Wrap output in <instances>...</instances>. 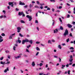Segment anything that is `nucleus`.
<instances>
[{
  "instance_id": "obj_1",
  "label": "nucleus",
  "mask_w": 75,
  "mask_h": 75,
  "mask_svg": "<svg viewBox=\"0 0 75 75\" xmlns=\"http://www.w3.org/2000/svg\"><path fill=\"white\" fill-rule=\"evenodd\" d=\"M68 35V30L66 29L64 33L63 34V35H64V36H66L67 35Z\"/></svg>"
},
{
  "instance_id": "obj_2",
  "label": "nucleus",
  "mask_w": 75,
  "mask_h": 75,
  "mask_svg": "<svg viewBox=\"0 0 75 75\" xmlns=\"http://www.w3.org/2000/svg\"><path fill=\"white\" fill-rule=\"evenodd\" d=\"M28 40L27 39H25V40H23L22 41V44H24V43L25 42H28Z\"/></svg>"
},
{
  "instance_id": "obj_3",
  "label": "nucleus",
  "mask_w": 75,
  "mask_h": 75,
  "mask_svg": "<svg viewBox=\"0 0 75 75\" xmlns=\"http://www.w3.org/2000/svg\"><path fill=\"white\" fill-rule=\"evenodd\" d=\"M17 32L18 33H20V30H21V28L20 27H18L17 28Z\"/></svg>"
},
{
  "instance_id": "obj_4",
  "label": "nucleus",
  "mask_w": 75,
  "mask_h": 75,
  "mask_svg": "<svg viewBox=\"0 0 75 75\" xmlns=\"http://www.w3.org/2000/svg\"><path fill=\"white\" fill-rule=\"evenodd\" d=\"M23 13L24 12L23 11L19 12L18 13V15H19V16H22L23 14Z\"/></svg>"
},
{
  "instance_id": "obj_5",
  "label": "nucleus",
  "mask_w": 75,
  "mask_h": 75,
  "mask_svg": "<svg viewBox=\"0 0 75 75\" xmlns=\"http://www.w3.org/2000/svg\"><path fill=\"white\" fill-rule=\"evenodd\" d=\"M26 17L29 18V19H32V17L31 16H30L29 15H27L26 16Z\"/></svg>"
},
{
  "instance_id": "obj_6",
  "label": "nucleus",
  "mask_w": 75,
  "mask_h": 75,
  "mask_svg": "<svg viewBox=\"0 0 75 75\" xmlns=\"http://www.w3.org/2000/svg\"><path fill=\"white\" fill-rule=\"evenodd\" d=\"M58 29L57 28L55 30H54V33H58Z\"/></svg>"
},
{
  "instance_id": "obj_7",
  "label": "nucleus",
  "mask_w": 75,
  "mask_h": 75,
  "mask_svg": "<svg viewBox=\"0 0 75 75\" xmlns=\"http://www.w3.org/2000/svg\"><path fill=\"white\" fill-rule=\"evenodd\" d=\"M2 38H3V37L0 35V42H1L3 41V39H2Z\"/></svg>"
},
{
  "instance_id": "obj_8",
  "label": "nucleus",
  "mask_w": 75,
  "mask_h": 75,
  "mask_svg": "<svg viewBox=\"0 0 75 75\" xmlns=\"http://www.w3.org/2000/svg\"><path fill=\"white\" fill-rule=\"evenodd\" d=\"M9 71V69H8V68L7 67L6 69L4 71V72L5 73H6V72H7V71Z\"/></svg>"
},
{
  "instance_id": "obj_9",
  "label": "nucleus",
  "mask_w": 75,
  "mask_h": 75,
  "mask_svg": "<svg viewBox=\"0 0 75 75\" xmlns=\"http://www.w3.org/2000/svg\"><path fill=\"white\" fill-rule=\"evenodd\" d=\"M0 64H2V65H5V64H6V62H3V61H1L0 62Z\"/></svg>"
},
{
  "instance_id": "obj_10",
  "label": "nucleus",
  "mask_w": 75,
  "mask_h": 75,
  "mask_svg": "<svg viewBox=\"0 0 75 75\" xmlns=\"http://www.w3.org/2000/svg\"><path fill=\"white\" fill-rule=\"evenodd\" d=\"M67 27H68L69 28H71V27H72V25L69 24H67Z\"/></svg>"
},
{
  "instance_id": "obj_11",
  "label": "nucleus",
  "mask_w": 75,
  "mask_h": 75,
  "mask_svg": "<svg viewBox=\"0 0 75 75\" xmlns=\"http://www.w3.org/2000/svg\"><path fill=\"white\" fill-rule=\"evenodd\" d=\"M20 5H25V3H24L21 2V1H20V3L19 4Z\"/></svg>"
},
{
  "instance_id": "obj_12",
  "label": "nucleus",
  "mask_w": 75,
  "mask_h": 75,
  "mask_svg": "<svg viewBox=\"0 0 75 75\" xmlns=\"http://www.w3.org/2000/svg\"><path fill=\"white\" fill-rule=\"evenodd\" d=\"M18 42L20 44L21 42V41L20 40V38H18Z\"/></svg>"
},
{
  "instance_id": "obj_13",
  "label": "nucleus",
  "mask_w": 75,
  "mask_h": 75,
  "mask_svg": "<svg viewBox=\"0 0 75 75\" xmlns=\"http://www.w3.org/2000/svg\"><path fill=\"white\" fill-rule=\"evenodd\" d=\"M35 65V62H32V67H34Z\"/></svg>"
},
{
  "instance_id": "obj_14",
  "label": "nucleus",
  "mask_w": 75,
  "mask_h": 75,
  "mask_svg": "<svg viewBox=\"0 0 75 75\" xmlns=\"http://www.w3.org/2000/svg\"><path fill=\"white\" fill-rule=\"evenodd\" d=\"M21 58V56H18L17 57H15L16 59H18V58Z\"/></svg>"
},
{
  "instance_id": "obj_15",
  "label": "nucleus",
  "mask_w": 75,
  "mask_h": 75,
  "mask_svg": "<svg viewBox=\"0 0 75 75\" xmlns=\"http://www.w3.org/2000/svg\"><path fill=\"white\" fill-rule=\"evenodd\" d=\"M61 67L62 69H64V67H65V65H62Z\"/></svg>"
},
{
  "instance_id": "obj_16",
  "label": "nucleus",
  "mask_w": 75,
  "mask_h": 75,
  "mask_svg": "<svg viewBox=\"0 0 75 75\" xmlns=\"http://www.w3.org/2000/svg\"><path fill=\"white\" fill-rule=\"evenodd\" d=\"M28 42L30 43L31 44H33V40H30L29 41V40H28Z\"/></svg>"
},
{
  "instance_id": "obj_17",
  "label": "nucleus",
  "mask_w": 75,
  "mask_h": 75,
  "mask_svg": "<svg viewBox=\"0 0 75 75\" xmlns=\"http://www.w3.org/2000/svg\"><path fill=\"white\" fill-rule=\"evenodd\" d=\"M8 4H9V6H11V5L12 4H13V3L9 2H8Z\"/></svg>"
},
{
  "instance_id": "obj_18",
  "label": "nucleus",
  "mask_w": 75,
  "mask_h": 75,
  "mask_svg": "<svg viewBox=\"0 0 75 75\" xmlns=\"http://www.w3.org/2000/svg\"><path fill=\"white\" fill-rule=\"evenodd\" d=\"M1 36H3V37H4V36H6V35L4 34V33H2L1 34Z\"/></svg>"
},
{
  "instance_id": "obj_19",
  "label": "nucleus",
  "mask_w": 75,
  "mask_h": 75,
  "mask_svg": "<svg viewBox=\"0 0 75 75\" xmlns=\"http://www.w3.org/2000/svg\"><path fill=\"white\" fill-rule=\"evenodd\" d=\"M19 36H20V37H23V35L21 33H19Z\"/></svg>"
},
{
  "instance_id": "obj_20",
  "label": "nucleus",
  "mask_w": 75,
  "mask_h": 75,
  "mask_svg": "<svg viewBox=\"0 0 75 75\" xmlns=\"http://www.w3.org/2000/svg\"><path fill=\"white\" fill-rule=\"evenodd\" d=\"M60 29L61 30H64V29L63 28V27H62V26H61L60 27Z\"/></svg>"
},
{
  "instance_id": "obj_21",
  "label": "nucleus",
  "mask_w": 75,
  "mask_h": 75,
  "mask_svg": "<svg viewBox=\"0 0 75 75\" xmlns=\"http://www.w3.org/2000/svg\"><path fill=\"white\" fill-rule=\"evenodd\" d=\"M13 36H11V35H10L9 36V39H13Z\"/></svg>"
},
{
  "instance_id": "obj_22",
  "label": "nucleus",
  "mask_w": 75,
  "mask_h": 75,
  "mask_svg": "<svg viewBox=\"0 0 75 75\" xmlns=\"http://www.w3.org/2000/svg\"><path fill=\"white\" fill-rule=\"evenodd\" d=\"M48 44H52L51 42V41L50 40H49L48 41Z\"/></svg>"
},
{
  "instance_id": "obj_23",
  "label": "nucleus",
  "mask_w": 75,
  "mask_h": 75,
  "mask_svg": "<svg viewBox=\"0 0 75 75\" xmlns=\"http://www.w3.org/2000/svg\"><path fill=\"white\" fill-rule=\"evenodd\" d=\"M40 67H41L43 65V64L42 63H40L39 64Z\"/></svg>"
},
{
  "instance_id": "obj_24",
  "label": "nucleus",
  "mask_w": 75,
  "mask_h": 75,
  "mask_svg": "<svg viewBox=\"0 0 75 75\" xmlns=\"http://www.w3.org/2000/svg\"><path fill=\"white\" fill-rule=\"evenodd\" d=\"M58 47L60 49H62V47H61V45H59L58 46Z\"/></svg>"
},
{
  "instance_id": "obj_25",
  "label": "nucleus",
  "mask_w": 75,
  "mask_h": 75,
  "mask_svg": "<svg viewBox=\"0 0 75 75\" xmlns=\"http://www.w3.org/2000/svg\"><path fill=\"white\" fill-rule=\"evenodd\" d=\"M16 46H14L13 47V50L14 51H16Z\"/></svg>"
},
{
  "instance_id": "obj_26",
  "label": "nucleus",
  "mask_w": 75,
  "mask_h": 75,
  "mask_svg": "<svg viewBox=\"0 0 75 75\" xmlns=\"http://www.w3.org/2000/svg\"><path fill=\"white\" fill-rule=\"evenodd\" d=\"M36 50H37V51H40V48H38V47H37Z\"/></svg>"
},
{
  "instance_id": "obj_27",
  "label": "nucleus",
  "mask_w": 75,
  "mask_h": 75,
  "mask_svg": "<svg viewBox=\"0 0 75 75\" xmlns=\"http://www.w3.org/2000/svg\"><path fill=\"white\" fill-rule=\"evenodd\" d=\"M74 47H71L70 48H69V50H74Z\"/></svg>"
},
{
  "instance_id": "obj_28",
  "label": "nucleus",
  "mask_w": 75,
  "mask_h": 75,
  "mask_svg": "<svg viewBox=\"0 0 75 75\" xmlns=\"http://www.w3.org/2000/svg\"><path fill=\"white\" fill-rule=\"evenodd\" d=\"M15 35L16 34L15 33L11 34V35L12 37H13V36H14V35Z\"/></svg>"
},
{
  "instance_id": "obj_29",
  "label": "nucleus",
  "mask_w": 75,
  "mask_h": 75,
  "mask_svg": "<svg viewBox=\"0 0 75 75\" xmlns=\"http://www.w3.org/2000/svg\"><path fill=\"white\" fill-rule=\"evenodd\" d=\"M21 22L22 23H25V22H24V21L23 20H21Z\"/></svg>"
},
{
  "instance_id": "obj_30",
  "label": "nucleus",
  "mask_w": 75,
  "mask_h": 75,
  "mask_svg": "<svg viewBox=\"0 0 75 75\" xmlns=\"http://www.w3.org/2000/svg\"><path fill=\"white\" fill-rule=\"evenodd\" d=\"M35 8H39V6L37 5L35 6Z\"/></svg>"
},
{
  "instance_id": "obj_31",
  "label": "nucleus",
  "mask_w": 75,
  "mask_h": 75,
  "mask_svg": "<svg viewBox=\"0 0 75 75\" xmlns=\"http://www.w3.org/2000/svg\"><path fill=\"white\" fill-rule=\"evenodd\" d=\"M67 18H69V17H70V15L69 14H68L67 15Z\"/></svg>"
},
{
  "instance_id": "obj_32",
  "label": "nucleus",
  "mask_w": 75,
  "mask_h": 75,
  "mask_svg": "<svg viewBox=\"0 0 75 75\" xmlns=\"http://www.w3.org/2000/svg\"><path fill=\"white\" fill-rule=\"evenodd\" d=\"M4 58L3 57H2L1 58H0V60H1V61H2V60Z\"/></svg>"
},
{
  "instance_id": "obj_33",
  "label": "nucleus",
  "mask_w": 75,
  "mask_h": 75,
  "mask_svg": "<svg viewBox=\"0 0 75 75\" xmlns=\"http://www.w3.org/2000/svg\"><path fill=\"white\" fill-rule=\"evenodd\" d=\"M73 60V59H69V61L71 62H72Z\"/></svg>"
},
{
  "instance_id": "obj_34",
  "label": "nucleus",
  "mask_w": 75,
  "mask_h": 75,
  "mask_svg": "<svg viewBox=\"0 0 75 75\" xmlns=\"http://www.w3.org/2000/svg\"><path fill=\"white\" fill-rule=\"evenodd\" d=\"M67 73L68 75H70V70H69L67 71Z\"/></svg>"
},
{
  "instance_id": "obj_35",
  "label": "nucleus",
  "mask_w": 75,
  "mask_h": 75,
  "mask_svg": "<svg viewBox=\"0 0 75 75\" xmlns=\"http://www.w3.org/2000/svg\"><path fill=\"white\" fill-rule=\"evenodd\" d=\"M69 38H68L66 40V41L67 42H69Z\"/></svg>"
},
{
  "instance_id": "obj_36",
  "label": "nucleus",
  "mask_w": 75,
  "mask_h": 75,
  "mask_svg": "<svg viewBox=\"0 0 75 75\" xmlns=\"http://www.w3.org/2000/svg\"><path fill=\"white\" fill-rule=\"evenodd\" d=\"M29 47H31V45H29L28 46H27V48L28 49H29Z\"/></svg>"
},
{
  "instance_id": "obj_37",
  "label": "nucleus",
  "mask_w": 75,
  "mask_h": 75,
  "mask_svg": "<svg viewBox=\"0 0 75 75\" xmlns=\"http://www.w3.org/2000/svg\"><path fill=\"white\" fill-rule=\"evenodd\" d=\"M4 17V16L3 15L1 16H0V18H3Z\"/></svg>"
},
{
  "instance_id": "obj_38",
  "label": "nucleus",
  "mask_w": 75,
  "mask_h": 75,
  "mask_svg": "<svg viewBox=\"0 0 75 75\" xmlns=\"http://www.w3.org/2000/svg\"><path fill=\"white\" fill-rule=\"evenodd\" d=\"M16 11H19V9L17 8H16L15 9Z\"/></svg>"
},
{
  "instance_id": "obj_39",
  "label": "nucleus",
  "mask_w": 75,
  "mask_h": 75,
  "mask_svg": "<svg viewBox=\"0 0 75 75\" xmlns=\"http://www.w3.org/2000/svg\"><path fill=\"white\" fill-rule=\"evenodd\" d=\"M40 42L38 41H37L36 42V43L37 44H40Z\"/></svg>"
},
{
  "instance_id": "obj_40",
  "label": "nucleus",
  "mask_w": 75,
  "mask_h": 75,
  "mask_svg": "<svg viewBox=\"0 0 75 75\" xmlns=\"http://www.w3.org/2000/svg\"><path fill=\"white\" fill-rule=\"evenodd\" d=\"M40 5L41 6H44V3H43V4H40Z\"/></svg>"
},
{
  "instance_id": "obj_41",
  "label": "nucleus",
  "mask_w": 75,
  "mask_h": 75,
  "mask_svg": "<svg viewBox=\"0 0 75 75\" xmlns=\"http://www.w3.org/2000/svg\"><path fill=\"white\" fill-rule=\"evenodd\" d=\"M38 54H39V52H38L36 54V56H37V55H38Z\"/></svg>"
},
{
  "instance_id": "obj_42",
  "label": "nucleus",
  "mask_w": 75,
  "mask_h": 75,
  "mask_svg": "<svg viewBox=\"0 0 75 75\" xmlns=\"http://www.w3.org/2000/svg\"><path fill=\"white\" fill-rule=\"evenodd\" d=\"M10 62H6V63H5V64H10Z\"/></svg>"
},
{
  "instance_id": "obj_43",
  "label": "nucleus",
  "mask_w": 75,
  "mask_h": 75,
  "mask_svg": "<svg viewBox=\"0 0 75 75\" xmlns=\"http://www.w3.org/2000/svg\"><path fill=\"white\" fill-rule=\"evenodd\" d=\"M35 23H36L38 24V21L36 20L35 21Z\"/></svg>"
},
{
  "instance_id": "obj_44",
  "label": "nucleus",
  "mask_w": 75,
  "mask_h": 75,
  "mask_svg": "<svg viewBox=\"0 0 75 75\" xmlns=\"http://www.w3.org/2000/svg\"><path fill=\"white\" fill-rule=\"evenodd\" d=\"M36 2L38 4H40V2L38 1H37Z\"/></svg>"
},
{
  "instance_id": "obj_45",
  "label": "nucleus",
  "mask_w": 75,
  "mask_h": 75,
  "mask_svg": "<svg viewBox=\"0 0 75 75\" xmlns=\"http://www.w3.org/2000/svg\"><path fill=\"white\" fill-rule=\"evenodd\" d=\"M30 8H31L32 7H33V6L31 5V4H30L29 6Z\"/></svg>"
},
{
  "instance_id": "obj_46",
  "label": "nucleus",
  "mask_w": 75,
  "mask_h": 75,
  "mask_svg": "<svg viewBox=\"0 0 75 75\" xmlns=\"http://www.w3.org/2000/svg\"><path fill=\"white\" fill-rule=\"evenodd\" d=\"M10 57L11 56H10V55H8V59H10Z\"/></svg>"
},
{
  "instance_id": "obj_47",
  "label": "nucleus",
  "mask_w": 75,
  "mask_h": 75,
  "mask_svg": "<svg viewBox=\"0 0 75 75\" xmlns=\"http://www.w3.org/2000/svg\"><path fill=\"white\" fill-rule=\"evenodd\" d=\"M70 36L72 37V33H71L70 34Z\"/></svg>"
},
{
  "instance_id": "obj_48",
  "label": "nucleus",
  "mask_w": 75,
  "mask_h": 75,
  "mask_svg": "<svg viewBox=\"0 0 75 75\" xmlns=\"http://www.w3.org/2000/svg\"><path fill=\"white\" fill-rule=\"evenodd\" d=\"M51 10V9L50 8H47V10Z\"/></svg>"
},
{
  "instance_id": "obj_49",
  "label": "nucleus",
  "mask_w": 75,
  "mask_h": 75,
  "mask_svg": "<svg viewBox=\"0 0 75 75\" xmlns=\"http://www.w3.org/2000/svg\"><path fill=\"white\" fill-rule=\"evenodd\" d=\"M51 1H53L54 2H55V0H50Z\"/></svg>"
},
{
  "instance_id": "obj_50",
  "label": "nucleus",
  "mask_w": 75,
  "mask_h": 75,
  "mask_svg": "<svg viewBox=\"0 0 75 75\" xmlns=\"http://www.w3.org/2000/svg\"><path fill=\"white\" fill-rule=\"evenodd\" d=\"M23 17H25V14L24 13V12L23 13V14L22 15Z\"/></svg>"
},
{
  "instance_id": "obj_51",
  "label": "nucleus",
  "mask_w": 75,
  "mask_h": 75,
  "mask_svg": "<svg viewBox=\"0 0 75 75\" xmlns=\"http://www.w3.org/2000/svg\"><path fill=\"white\" fill-rule=\"evenodd\" d=\"M24 57H27V55L26 54H24Z\"/></svg>"
},
{
  "instance_id": "obj_52",
  "label": "nucleus",
  "mask_w": 75,
  "mask_h": 75,
  "mask_svg": "<svg viewBox=\"0 0 75 75\" xmlns=\"http://www.w3.org/2000/svg\"><path fill=\"white\" fill-rule=\"evenodd\" d=\"M44 8H48V6H46L44 7Z\"/></svg>"
},
{
  "instance_id": "obj_53",
  "label": "nucleus",
  "mask_w": 75,
  "mask_h": 75,
  "mask_svg": "<svg viewBox=\"0 0 75 75\" xmlns=\"http://www.w3.org/2000/svg\"><path fill=\"white\" fill-rule=\"evenodd\" d=\"M40 9H43V6H42L40 7Z\"/></svg>"
},
{
  "instance_id": "obj_54",
  "label": "nucleus",
  "mask_w": 75,
  "mask_h": 75,
  "mask_svg": "<svg viewBox=\"0 0 75 75\" xmlns=\"http://www.w3.org/2000/svg\"><path fill=\"white\" fill-rule=\"evenodd\" d=\"M52 42H55V40H52Z\"/></svg>"
},
{
  "instance_id": "obj_55",
  "label": "nucleus",
  "mask_w": 75,
  "mask_h": 75,
  "mask_svg": "<svg viewBox=\"0 0 75 75\" xmlns=\"http://www.w3.org/2000/svg\"><path fill=\"white\" fill-rule=\"evenodd\" d=\"M26 51L28 52H29V50H28V49H26Z\"/></svg>"
},
{
  "instance_id": "obj_56",
  "label": "nucleus",
  "mask_w": 75,
  "mask_h": 75,
  "mask_svg": "<svg viewBox=\"0 0 75 75\" xmlns=\"http://www.w3.org/2000/svg\"><path fill=\"white\" fill-rule=\"evenodd\" d=\"M72 24H73V25H74V24H75V22H73L72 23Z\"/></svg>"
},
{
  "instance_id": "obj_57",
  "label": "nucleus",
  "mask_w": 75,
  "mask_h": 75,
  "mask_svg": "<svg viewBox=\"0 0 75 75\" xmlns=\"http://www.w3.org/2000/svg\"><path fill=\"white\" fill-rule=\"evenodd\" d=\"M3 12L4 13V14H6V11L4 10H3Z\"/></svg>"
},
{
  "instance_id": "obj_58",
  "label": "nucleus",
  "mask_w": 75,
  "mask_h": 75,
  "mask_svg": "<svg viewBox=\"0 0 75 75\" xmlns=\"http://www.w3.org/2000/svg\"><path fill=\"white\" fill-rule=\"evenodd\" d=\"M62 8V6H59V9H61Z\"/></svg>"
},
{
  "instance_id": "obj_59",
  "label": "nucleus",
  "mask_w": 75,
  "mask_h": 75,
  "mask_svg": "<svg viewBox=\"0 0 75 75\" xmlns=\"http://www.w3.org/2000/svg\"><path fill=\"white\" fill-rule=\"evenodd\" d=\"M75 64H73V65H72V67H75Z\"/></svg>"
},
{
  "instance_id": "obj_60",
  "label": "nucleus",
  "mask_w": 75,
  "mask_h": 75,
  "mask_svg": "<svg viewBox=\"0 0 75 75\" xmlns=\"http://www.w3.org/2000/svg\"><path fill=\"white\" fill-rule=\"evenodd\" d=\"M52 11H54V9L53 8H52Z\"/></svg>"
},
{
  "instance_id": "obj_61",
  "label": "nucleus",
  "mask_w": 75,
  "mask_h": 75,
  "mask_svg": "<svg viewBox=\"0 0 75 75\" xmlns=\"http://www.w3.org/2000/svg\"><path fill=\"white\" fill-rule=\"evenodd\" d=\"M26 62H27V63H28V62H29L28 60H26Z\"/></svg>"
},
{
  "instance_id": "obj_62",
  "label": "nucleus",
  "mask_w": 75,
  "mask_h": 75,
  "mask_svg": "<svg viewBox=\"0 0 75 75\" xmlns=\"http://www.w3.org/2000/svg\"><path fill=\"white\" fill-rule=\"evenodd\" d=\"M72 56L71 55L70 56V59H72Z\"/></svg>"
},
{
  "instance_id": "obj_63",
  "label": "nucleus",
  "mask_w": 75,
  "mask_h": 75,
  "mask_svg": "<svg viewBox=\"0 0 75 75\" xmlns=\"http://www.w3.org/2000/svg\"><path fill=\"white\" fill-rule=\"evenodd\" d=\"M25 13L27 14H29L28 13V12L27 11H26Z\"/></svg>"
},
{
  "instance_id": "obj_64",
  "label": "nucleus",
  "mask_w": 75,
  "mask_h": 75,
  "mask_svg": "<svg viewBox=\"0 0 75 75\" xmlns=\"http://www.w3.org/2000/svg\"><path fill=\"white\" fill-rule=\"evenodd\" d=\"M6 53H8L9 51H6Z\"/></svg>"
}]
</instances>
